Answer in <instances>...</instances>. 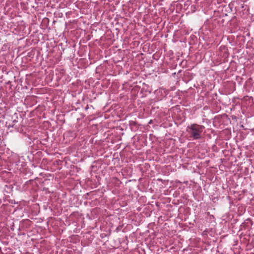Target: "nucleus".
I'll list each match as a JSON object with an SVG mask.
<instances>
[{
	"mask_svg": "<svg viewBox=\"0 0 254 254\" xmlns=\"http://www.w3.org/2000/svg\"><path fill=\"white\" fill-rule=\"evenodd\" d=\"M204 127L197 124H192L187 128L189 137L192 139H198L201 137V134Z\"/></svg>",
	"mask_w": 254,
	"mask_h": 254,
	"instance_id": "obj_1",
	"label": "nucleus"
}]
</instances>
